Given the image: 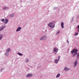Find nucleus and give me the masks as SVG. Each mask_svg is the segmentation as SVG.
<instances>
[{
  "mask_svg": "<svg viewBox=\"0 0 79 79\" xmlns=\"http://www.w3.org/2000/svg\"><path fill=\"white\" fill-rule=\"evenodd\" d=\"M25 61L26 63H28L29 62V60L28 59H26Z\"/></svg>",
  "mask_w": 79,
  "mask_h": 79,
  "instance_id": "20",
  "label": "nucleus"
},
{
  "mask_svg": "<svg viewBox=\"0 0 79 79\" xmlns=\"http://www.w3.org/2000/svg\"><path fill=\"white\" fill-rule=\"evenodd\" d=\"M61 26L62 28H64V23L63 22L61 23Z\"/></svg>",
  "mask_w": 79,
  "mask_h": 79,
  "instance_id": "12",
  "label": "nucleus"
},
{
  "mask_svg": "<svg viewBox=\"0 0 79 79\" xmlns=\"http://www.w3.org/2000/svg\"><path fill=\"white\" fill-rule=\"evenodd\" d=\"M53 53H55V52H58V49L57 48H54L53 49Z\"/></svg>",
  "mask_w": 79,
  "mask_h": 79,
  "instance_id": "6",
  "label": "nucleus"
},
{
  "mask_svg": "<svg viewBox=\"0 0 79 79\" xmlns=\"http://www.w3.org/2000/svg\"><path fill=\"white\" fill-rule=\"evenodd\" d=\"M59 61V59H55L54 60V62L55 63H56V64H57L58 63V61Z\"/></svg>",
  "mask_w": 79,
  "mask_h": 79,
  "instance_id": "10",
  "label": "nucleus"
},
{
  "mask_svg": "<svg viewBox=\"0 0 79 79\" xmlns=\"http://www.w3.org/2000/svg\"><path fill=\"white\" fill-rule=\"evenodd\" d=\"M67 42L68 44H69V41H68V40H67Z\"/></svg>",
  "mask_w": 79,
  "mask_h": 79,
  "instance_id": "28",
  "label": "nucleus"
},
{
  "mask_svg": "<svg viewBox=\"0 0 79 79\" xmlns=\"http://www.w3.org/2000/svg\"><path fill=\"white\" fill-rule=\"evenodd\" d=\"M8 8V7H5L4 8V10H6Z\"/></svg>",
  "mask_w": 79,
  "mask_h": 79,
  "instance_id": "24",
  "label": "nucleus"
},
{
  "mask_svg": "<svg viewBox=\"0 0 79 79\" xmlns=\"http://www.w3.org/2000/svg\"><path fill=\"white\" fill-rule=\"evenodd\" d=\"M77 59H79V52L78 53H77Z\"/></svg>",
  "mask_w": 79,
  "mask_h": 79,
  "instance_id": "18",
  "label": "nucleus"
},
{
  "mask_svg": "<svg viewBox=\"0 0 79 79\" xmlns=\"http://www.w3.org/2000/svg\"><path fill=\"white\" fill-rule=\"evenodd\" d=\"M55 23V22L53 21L52 22L49 23L48 25V26L51 27V29L54 28L55 26V24H54Z\"/></svg>",
  "mask_w": 79,
  "mask_h": 79,
  "instance_id": "2",
  "label": "nucleus"
},
{
  "mask_svg": "<svg viewBox=\"0 0 79 79\" xmlns=\"http://www.w3.org/2000/svg\"><path fill=\"white\" fill-rule=\"evenodd\" d=\"M18 55H19L20 56H21H21H23V54H21V53H18Z\"/></svg>",
  "mask_w": 79,
  "mask_h": 79,
  "instance_id": "21",
  "label": "nucleus"
},
{
  "mask_svg": "<svg viewBox=\"0 0 79 79\" xmlns=\"http://www.w3.org/2000/svg\"><path fill=\"white\" fill-rule=\"evenodd\" d=\"M79 18V17H78V18Z\"/></svg>",
  "mask_w": 79,
  "mask_h": 79,
  "instance_id": "31",
  "label": "nucleus"
},
{
  "mask_svg": "<svg viewBox=\"0 0 79 79\" xmlns=\"http://www.w3.org/2000/svg\"><path fill=\"white\" fill-rule=\"evenodd\" d=\"M3 37V35L2 34H0V40H2V37Z\"/></svg>",
  "mask_w": 79,
  "mask_h": 79,
  "instance_id": "15",
  "label": "nucleus"
},
{
  "mask_svg": "<svg viewBox=\"0 0 79 79\" xmlns=\"http://www.w3.org/2000/svg\"><path fill=\"white\" fill-rule=\"evenodd\" d=\"M5 55L6 56H9V52H6V53H5Z\"/></svg>",
  "mask_w": 79,
  "mask_h": 79,
  "instance_id": "13",
  "label": "nucleus"
},
{
  "mask_svg": "<svg viewBox=\"0 0 79 79\" xmlns=\"http://www.w3.org/2000/svg\"><path fill=\"white\" fill-rule=\"evenodd\" d=\"M78 52V50L76 49H73L72 51L71 52V54H73L72 55V56L74 57V56H75L76 55H77V52Z\"/></svg>",
  "mask_w": 79,
  "mask_h": 79,
  "instance_id": "1",
  "label": "nucleus"
},
{
  "mask_svg": "<svg viewBox=\"0 0 79 79\" xmlns=\"http://www.w3.org/2000/svg\"><path fill=\"white\" fill-rule=\"evenodd\" d=\"M55 54L56 55V53H55Z\"/></svg>",
  "mask_w": 79,
  "mask_h": 79,
  "instance_id": "30",
  "label": "nucleus"
},
{
  "mask_svg": "<svg viewBox=\"0 0 79 79\" xmlns=\"http://www.w3.org/2000/svg\"><path fill=\"white\" fill-rule=\"evenodd\" d=\"M21 27H18L17 29L16 30V32H19L20 31H21Z\"/></svg>",
  "mask_w": 79,
  "mask_h": 79,
  "instance_id": "9",
  "label": "nucleus"
},
{
  "mask_svg": "<svg viewBox=\"0 0 79 79\" xmlns=\"http://www.w3.org/2000/svg\"><path fill=\"white\" fill-rule=\"evenodd\" d=\"M8 19H5V21H4V24H7V23H8Z\"/></svg>",
  "mask_w": 79,
  "mask_h": 79,
  "instance_id": "8",
  "label": "nucleus"
},
{
  "mask_svg": "<svg viewBox=\"0 0 79 79\" xmlns=\"http://www.w3.org/2000/svg\"><path fill=\"white\" fill-rule=\"evenodd\" d=\"M6 27L5 25L2 26V27H0V31H2V30H3Z\"/></svg>",
  "mask_w": 79,
  "mask_h": 79,
  "instance_id": "5",
  "label": "nucleus"
},
{
  "mask_svg": "<svg viewBox=\"0 0 79 79\" xmlns=\"http://www.w3.org/2000/svg\"><path fill=\"white\" fill-rule=\"evenodd\" d=\"M4 69L3 68H2L1 69L0 71H3V70Z\"/></svg>",
  "mask_w": 79,
  "mask_h": 79,
  "instance_id": "25",
  "label": "nucleus"
},
{
  "mask_svg": "<svg viewBox=\"0 0 79 79\" xmlns=\"http://www.w3.org/2000/svg\"><path fill=\"white\" fill-rule=\"evenodd\" d=\"M58 58V59H57L59 60L60 58V56H59Z\"/></svg>",
  "mask_w": 79,
  "mask_h": 79,
  "instance_id": "26",
  "label": "nucleus"
},
{
  "mask_svg": "<svg viewBox=\"0 0 79 79\" xmlns=\"http://www.w3.org/2000/svg\"><path fill=\"white\" fill-rule=\"evenodd\" d=\"M77 29H79V25H78V26H77Z\"/></svg>",
  "mask_w": 79,
  "mask_h": 79,
  "instance_id": "27",
  "label": "nucleus"
},
{
  "mask_svg": "<svg viewBox=\"0 0 79 79\" xmlns=\"http://www.w3.org/2000/svg\"><path fill=\"white\" fill-rule=\"evenodd\" d=\"M47 39V36L46 35H44L41 37L40 38V40H45Z\"/></svg>",
  "mask_w": 79,
  "mask_h": 79,
  "instance_id": "3",
  "label": "nucleus"
},
{
  "mask_svg": "<svg viewBox=\"0 0 79 79\" xmlns=\"http://www.w3.org/2000/svg\"><path fill=\"white\" fill-rule=\"evenodd\" d=\"M9 17H13L14 16V14H12L9 15Z\"/></svg>",
  "mask_w": 79,
  "mask_h": 79,
  "instance_id": "16",
  "label": "nucleus"
},
{
  "mask_svg": "<svg viewBox=\"0 0 79 79\" xmlns=\"http://www.w3.org/2000/svg\"><path fill=\"white\" fill-rule=\"evenodd\" d=\"M11 49L10 48H8L6 50V51L7 52H11Z\"/></svg>",
  "mask_w": 79,
  "mask_h": 79,
  "instance_id": "11",
  "label": "nucleus"
},
{
  "mask_svg": "<svg viewBox=\"0 0 79 79\" xmlns=\"http://www.w3.org/2000/svg\"><path fill=\"white\" fill-rule=\"evenodd\" d=\"M32 76V74L30 73L28 74L26 76L27 77H31V76Z\"/></svg>",
  "mask_w": 79,
  "mask_h": 79,
  "instance_id": "7",
  "label": "nucleus"
},
{
  "mask_svg": "<svg viewBox=\"0 0 79 79\" xmlns=\"http://www.w3.org/2000/svg\"><path fill=\"white\" fill-rule=\"evenodd\" d=\"M78 32H79V29L78 30Z\"/></svg>",
  "mask_w": 79,
  "mask_h": 79,
  "instance_id": "29",
  "label": "nucleus"
},
{
  "mask_svg": "<svg viewBox=\"0 0 79 79\" xmlns=\"http://www.w3.org/2000/svg\"><path fill=\"white\" fill-rule=\"evenodd\" d=\"M78 61L77 60H75L74 61L73 63V66L74 67L75 66H76L77 65V64Z\"/></svg>",
  "mask_w": 79,
  "mask_h": 79,
  "instance_id": "4",
  "label": "nucleus"
},
{
  "mask_svg": "<svg viewBox=\"0 0 79 79\" xmlns=\"http://www.w3.org/2000/svg\"><path fill=\"white\" fill-rule=\"evenodd\" d=\"M60 77V74L58 73L56 76V78H58V77Z\"/></svg>",
  "mask_w": 79,
  "mask_h": 79,
  "instance_id": "14",
  "label": "nucleus"
},
{
  "mask_svg": "<svg viewBox=\"0 0 79 79\" xmlns=\"http://www.w3.org/2000/svg\"><path fill=\"white\" fill-rule=\"evenodd\" d=\"M1 21H2V22H4V21H5V19H0Z\"/></svg>",
  "mask_w": 79,
  "mask_h": 79,
  "instance_id": "19",
  "label": "nucleus"
},
{
  "mask_svg": "<svg viewBox=\"0 0 79 79\" xmlns=\"http://www.w3.org/2000/svg\"><path fill=\"white\" fill-rule=\"evenodd\" d=\"M69 70V69L66 67L64 69V70H65V71H68Z\"/></svg>",
  "mask_w": 79,
  "mask_h": 79,
  "instance_id": "17",
  "label": "nucleus"
},
{
  "mask_svg": "<svg viewBox=\"0 0 79 79\" xmlns=\"http://www.w3.org/2000/svg\"><path fill=\"white\" fill-rule=\"evenodd\" d=\"M59 33H60V31H59L56 32V35H58Z\"/></svg>",
  "mask_w": 79,
  "mask_h": 79,
  "instance_id": "22",
  "label": "nucleus"
},
{
  "mask_svg": "<svg viewBox=\"0 0 79 79\" xmlns=\"http://www.w3.org/2000/svg\"><path fill=\"white\" fill-rule=\"evenodd\" d=\"M78 35V33L76 32L75 33V35Z\"/></svg>",
  "mask_w": 79,
  "mask_h": 79,
  "instance_id": "23",
  "label": "nucleus"
}]
</instances>
